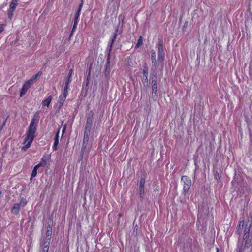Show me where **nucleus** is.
Masks as SVG:
<instances>
[{
    "label": "nucleus",
    "mask_w": 252,
    "mask_h": 252,
    "mask_svg": "<svg viewBox=\"0 0 252 252\" xmlns=\"http://www.w3.org/2000/svg\"><path fill=\"white\" fill-rule=\"evenodd\" d=\"M38 119L37 117L34 115L31 120L28 129L26 132L25 138L23 144H25L24 146L22 147V150L26 151L28 148H29L32 143L34 138H35V133L36 130V127Z\"/></svg>",
    "instance_id": "f257e3e1"
},
{
    "label": "nucleus",
    "mask_w": 252,
    "mask_h": 252,
    "mask_svg": "<svg viewBox=\"0 0 252 252\" xmlns=\"http://www.w3.org/2000/svg\"><path fill=\"white\" fill-rule=\"evenodd\" d=\"M251 225V223L246 222L242 243L241 244H239L238 245V252H244L246 249L249 248L252 245V237L250 235Z\"/></svg>",
    "instance_id": "f03ea898"
},
{
    "label": "nucleus",
    "mask_w": 252,
    "mask_h": 252,
    "mask_svg": "<svg viewBox=\"0 0 252 252\" xmlns=\"http://www.w3.org/2000/svg\"><path fill=\"white\" fill-rule=\"evenodd\" d=\"M118 29H116L114 34L110 40V41L108 43L107 48L106 49V52L107 54V59L106 63V67L109 65L110 64V53L112 50L113 44L116 38V36L117 35Z\"/></svg>",
    "instance_id": "7ed1b4c3"
},
{
    "label": "nucleus",
    "mask_w": 252,
    "mask_h": 252,
    "mask_svg": "<svg viewBox=\"0 0 252 252\" xmlns=\"http://www.w3.org/2000/svg\"><path fill=\"white\" fill-rule=\"evenodd\" d=\"M27 201L24 198L21 199L19 203H15L11 208V213L16 215H18L21 207H24L27 204Z\"/></svg>",
    "instance_id": "20e7f679"
},
{
    "label": "nucleus",
    "mask_w": 252,
    "mask_h": 252,
    "mask_svg": "<svg viewBox=\"0 0 252 252\" xmlns=\"http://www.w3.org/2000/svg\"><path fill=\"white\" fill-rule=\"evenodd\" d=\"M181 182L184 183L183 192L186 193L189 191L191 185V179L187 176H183L181 178Z\"/></svg>",
    "instance_id": "39448f33"
},
{
    "label": "nucleus",
    "mask_w": 252,
    "mask_h": 252,
    "mask_svg": "<svg viewBox=\"0 0 252 252\" xmlns=\"http://www.w3.org/2000/svg\"><path fill=\"white\" fill-rule=\"evenodd\" d=\"M33 84L32 81L28 80L26 81L20 91V97H22L26 93L28 89Z\"/></svg>",
    "instance_id": "423d86ee"
},
{
    "label": "nucleus",
    "mask_w": 252,
    "mask_h": 252,
    "mask_svg": "<svg viewBox=\"0 0 252 252\" xmlns=\"http://www.w3.org/2000/svg\"><path fill=\"white\" fill-rule=\"evenodd\" d=\"M143 76L141 77V81L144 84L148 85V70L146 65L144 66L142 72Z\"/></svg>",
    "instance_id": "0eeeda50"
},
{
    "label": "nucleus",
    "mask_w": 252,
    "mask_h": 252,
    "mask_svg": "<svg viewBox=\"0 0 252 252\" xmlns=\"http://www.w3.org/2000/svg\"><path fill=\"white\" fill-rule=\"evenodd\" d=\"M94 119V112L93 111H90L87 115V119L85 126H92L93 121Z\"/></svg>",
    "instance_id": "6e6552de"
},
{
    "label": "nucleus",
    "mask_w": 252,
    "mask_h": 252,
    "mask_svg": "<svg viewBox=\"0 0 252 252\" xmlns=\"http://www.w3.org/2000/svg\"><path fill=\"white\" fill-rule=\"evenodd\" d=\"M158 57H164L165 53L163 48V41L161 39H159L158 44Z\"/></svg>",
    "instance_id": "1a4fd4ad"
},
{
    "label": "nucleus",
    "mask_w": 252,
    "mask_h": 252,
    "mask_svg": "<svg viewBox=\"0 0 252 252\" xmlns=\"http://www.w3.org/2000/svg\"><path fill=\"white\" fill-rule=\"evenodd\" d=\"M145 183V177H141L139 183V193L142 195L144 193V185Z\"/></svg>",
    "instance_id": "9d476101"
},
{
    "label": "nucleus",
    "mask_w": 252,
    "mask_h": 252,
    "mask_svg": "<svg viewBox=\"0 0 252 252\" xmlns=\"http://www.w3.org/2000/svg\"><path fill=\"white\" fill-rule=\"evenodd\" d=\"M67 95V94H64L63 93V94L62 95H61L59 96V109H61L63 107L64 102L65 101V100L66 98Z\"/></svg>",
    "instance_id": "9b49d317"
},
{
    "label": "nucleus",
    "mask_w": 252,
    "mask_h": 252,
    "mask_svg": "<svg viewBox=\"0 0 252 252\" xmlns=\"http://www.w3.org/2000/svg\"><path fill=\"white\" fill-rule=\"evenodd\" d=\"M89 135L84 134V138L83 140V143L81 148V151L82 152H84L85 149L86 148V146L89 141Z\"/></svg>",
    "instance_id": "f8f14e48"
},
{
    "label": "nucleus",
    "mask_w": 252,
    "mask_h": 252,
    "mask_svg": "<svg viewBox=\"0 0 252 252\" xmlns=\"http://www.w3.org/2000/svg\"><path fill=\"white\" fill-rule=\"evenodd\" d=\"M151 59L152 60V67H154L156 68L157 65V60H156V52L154 50H152L151 51Z\"/></svg>",
    "instance_id": "ddd939ff"
},
{
    "label": "nucleus",
    "mask_w": 252,
    "mask_h": 252,
    "mask_svg": "<svg viewBox=\"0 0 252 252\" xmlns=\"http://www.w3.org/2000/svg\"><path fill=\"white\" fill-rule=\"evenodd\" d=\"M52 235V227L50 225L48 224L47 231H46V239L47 241L46 242H49L50 243V240L51 238Z\"/></svg>",
    "instance_id": "4468645a"
},
{
    "label": "nucleus",
    "mask_w": 252,
    "mask_h": 252,
    "mask_svg": "<svg viewBox=\"0 0 252 252\" xmlns=\"http://www.w3.org/2000/svg\"><path fill=\"white\" fill-rule=\"evenodd\" d=\"M49 158L48 156H43L41 158L40 163L38 164L37 165H39V167L41 166H45L46 165Z\"/></svg>",
    "instance_id": "2eb2a0df"
},
{
    "label": "nucleus",
    "mask_w": 252,
    "mask_h": 252,
    "mask_svg": "<svg viewBox=\"0 0 252 252\" xmlns=\"http://www.w3.org/2000/svg\"><path fill=\"white\" fill-rule=\"evenodd\" d=\"M60 132V129L58 130V131L56 133V136L54 139V142L53 146V149L54 150H56L57 149V145L59 143V134Z\"/></svg>",
    "instance_id": "dca6fc26"
},
{
    "label": "nucleus",
    "mask_w": 252,
    "mask_h": 252,
    "mask_svg": "<svg viewBox=\"0 0 252 252\" xmlns=\"http://www.w3.org/2000/svg\"><path fill=\"white\" fill-rule=\"evenodd\" d=\"M52 100V95L48 96L46 99H44L42 101V105L46 106L47 107H48Z\"/></svg>",
    "instance_id": "f3484780"
},
{
    "label": "nucleus",
    "mask_w": 252,
    "mask_h": 252,
    "mask_svg": "<svg viewBox=\"0 0 252 252\" xmlns=\"http://www.w3.org/2000/svg\"><path fill=\"white\" fill-rule=\"evenodd\" d=\"M42 75V72L39 71L36 74L33 75L29 80L32 81V83L33 84L35 83L37 78H39Z\"/></svg>",
    "instance_id": "a211bd4d"
},
{
    "label": "nucleus",
    "mask_w": 252,
    "mask_h": 252,
    "mask_svg": "<svg viewBox=\"0 0 252 252\" xmlns=\"http://www.w3.org/2000/svg\"><path fill=\"white\" fill-rule=\"evenodd\" d=\"M245 220L244 219H242L240 220L237 232L239 235L242 233V229L244 225Z\"/></svg>",
    "instance_id": "6ab92c4d"
},
{
    "label": "nucleus",
    "mask_w": 252,
    "mask_h": 252,
    "mask_svg": "<svg viewBox=\"0 0 252 252\" xmlns=\"http://www.w3.org/2000/svg\"><path fill=\"white\" fill-rule=\"evenodd\" d=\"M71 80L69 79H66L65 82V85L63 88V93L64 94H68V89L69 87V84L70 83Z\"/></svg>",
    "instance_id": "aec40b11"
},
{
    "label": "nucleus",
    "mask_w": 252,
    "mask_h": 252,
    "mask_svg": "<svg viewBox=\"0 0 252 252\" xmlns=\"http://www.w3.org/2000/svg\"><path fill=\"white\" fill-rule=\"evenodd\" d=\"M152 93L156 94L157 92V82L156 80H152Z\"/></svg>",
    "instance_id": "412c9836"
},
{
    "label": "nucleus",
    "mask_w": 252,
    "mask_h": 252,
    "mask_svg": "<svg viewBox=\"0 0 252 252\" xmlns=\"http://www.w3.org/2000/svg\"><path fill=\"white\" fill-rule=\"evenodd\" d=\"M17 5V1L12 0L9 5V9H11V11H14L16 6Z\"/></svg>",
    "instance_id": "4be33fe9"
},
{
    "label": "nucleus",
    "mask_w": 252,
    "mask_h": 252,
    "mask_svg": "<svg viewBox=\"0 0 252 252\" xmlns=\"http://www.w3.org/2000/svg\"><path fill=\"white\" fill-rule=\"evenodd\" d=\"M39 168V165H37L34 167V168L32 172V174H31V178H34L36 176L37 170Z\"/></svg>",
    "instance_id": "5701e85b"
},
{
    "label": "nucleus",
    "mask_w": 252,
    "mask_h": 252,
    "mask_svg": "<svg viewBox=\"0 0 252 252\" xmlns=\"http://www.w3.org/2000/svg\"><path fill=\"white\" fill-rule=\"evenodd\" d=\"M80 15V13H79V11H76L75 14V18L74 20V22L75 23V24H78Z\"/></svg>",
    "instance_id": "b1692460"
},
{
    "label": "nucleus",
    "mask_w": 252,
    "mask_h": 252,
    "mask_svg": "<svg viewBox=\"0 0 252 252\" xmlns=\"http://www.w3.org/2000/svg\"><path fill=\"white\" fill-rule=\"evenodd\" d=\"M91 126H85V129H84V134L89 135L90 134Z\"/></svg>",
    "instance_id": "393cba45"
},
{
    "label": "nucleus",
    "mask_w": 252,
    "mask_h": 252,
    "mask_svg": "<svg viewBox=\"0 0 252 252\" xmlns=\"http://www.w3.org/2000/svg\"><path fill=\"white\" fill-rule=\"evenodd\" d=\"M49 242L45 243L44 246L43 247L42 252H48V249H49Z\"/></svg>",
    "instance_id": "a878e982"
},
{
    "label": "nucleus",
    "mask_w": 252,
    "mask_h": 252,
    "mask_svg": "<svg viewBox=\"0 0 252 252\" xmlns=\"http://www.w3.org/2000/svg\"><path fill=\"white\" fill-rule=\"evenodd\" d=\"M143 43V41L142 37H140L139 39L138 40L137 43L135 46L136 48H138L140 46H141Z\"/></svg>",
    "instance_id": "bb28decb"
},
{
    "label": "nucleus",
    "mask_w": 252,
    "mask_h": 252,
    "mask_svg": "<svg viewBox=\"0 0 252 252\" xmlns=\"http://www.w3.org/2000/svg\"><path fill=\"white\" fill-rule=\"evenodd\" d=\"M14 11H11V9H9L8 11V17L11 19L13 16Z\"/></svg>",
    "instance_id": "cd10ccee"
},
{
    "label": "nucleus",
    "mask_w": 252,
    "mask_h": 252,
    "mask_svg": "<svg viewBox=\"0 0 252 252\" xmlns=\"http://www.w3.org/2000/svg\"><path fill=\"white\" fill-rule=\"evenodd\" d=\"M72 72H73V70L72 69H70L69 70V72L68 73V76H67V77L66 78V79H70V78L72 74Z\"/></svg>",
    "instance_id": "c85d7f7f"
},
{
    "label": "nucleus",
    "mask_w": 252,
    "mask_h": 252,
    "mask_svg": "<svg viewBox=\"0 0 252 252\" xmlns=\"http://www.w3.org/2000/svg\"><path fill=\"white\" fill-rule=\"evenodd\" d=\"M4 30V25L0 24V34Z\"/></svg>",
    "instance_id": "c756f323"
},
{
    "label": "nucleus",
    "mask_w": 252,
    "mask_h": 252,
    "mask_svg": "<svg viewBox=\"0 0 252 252\" xmlns=\"http://www.w3.org/2000/svg\"><path fill=\"white\" fill-rule=\"evenodd\" d=\"M82 6H83V1H82L81 4H80V5L79 6V8H78V10L77 11H79V12L80 13L81 9L82 8Z\"/></svg>",
    "instance_id": "7c9ffc66"
},
{
    "label": "nucleus",
    "mask_w": 252,
    "mask_h": 252,
    "mask_svg": "<svg viewBox=\"0 0 252 252\" xmlns=\"http://www.w3.org/2000/svg\"><path fill=\"white\" fill-rule=\"evenodd\" d=\"M164 57H158V62H162L164 60Z\"/></svg>",
    "instance_id": "2f4dec72"
},
{
    "label": "nucleus",
    "mask_w": 252,
    "mask_h": 252,
    "mask_svg": "<svg viewBox=\"0 0 252 252\" xmlns=\"http://www.w3.org/2000/svg\"><path fill=\"white\" fill-rule=\"evenodd\" d=\"M77 25V24H75V23L74 22V24H73V28H72V31H71L72 33L73 32V31L76 29Z\"/></svg>",
    "instance_id": "473e14b6"
},
{
    "label": "nucleus",
    "mask_w": 252,
    "mask_h": 252,
    "mask_svg": "<svg viewBox=\"0 0 252 252\" xmlns=\"http://www.w3.org/2000/svg\"><path fill=\"white\" fill-rule=\"evenodd\" d=\"M65 127L63 128V134L64 133V132L65 131Z\"/></svg>",
    "instance_id": "72a5a7b5"
},
{
    "label": "nucleus",
    "mask_w": 252,
    "mask_h": 252,
    "mask_svg": "<svg viewBox=\"0 0 252 252\" xmlns=\"http://www.w3.org/2000/svg\"><path fill=\"white\" fill-rule=\"evenodd\" d=\"M2 128V126H0V133L1 132Z\"/></svg>",
    "instance_id": "f704fd0d"
},
{
    "label": "nucleus",
    "mask_w": 252,
    "mask_h": 252,
    "mask_svg": "<svg viewBox=\"0 0 252 252\" xmlns=\"http://www.w3.org/2000/svg\"><path fill=\"white\" fill-rule=\"evenodd\" d=\"M217 252H219V250H218V249H217Z\"/></svg>",
    "instance_id": "c9c22d12"
}]
</instances>
